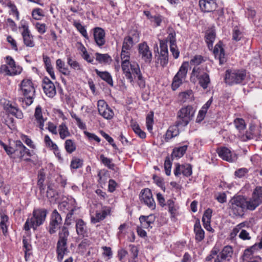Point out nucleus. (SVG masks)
Segmentation results:
<instances>
[{
  "label": "nucleus",
  "instance_id": "nucleus-29",
  "mask_svg": "<svg viewBox=\"0 0 262 262\" xmlns=\"http://www.w3.org/2000/svg\"><path fill=\"white\" fill-rule=\"evenodd\" d=\"M56 252L57 260L61 262L63 260L64 256L69 252L67 244L57 243Z\"/></svg>",
  "mask_w": 262,
  "mask_h": 262
},
{
  "label": "nucleus",
  "instance_id": "nucleus-8",
  "mask_svg": "<svg viewBox=\"0 0 262 262\" xmlns=\"http://www.w3.org/2000/svg\"><path fill=\"white\" fill-rule=\"evenodd\" d=\"M58 207L59 209L63 212L69 211V212L67 214L66 216L65 224L70 225L71 223L69 220H71V218L74 214V211L78 209V207L76 205L75 200L72 197L68 198L66 200L59 203Z\"/></svg>",
  "mask_w": 262,
  "mask_h": 262
},
{
  "label": "nucleus",
  "instance_id": "nucleus-14",
  "mask_svg": "<svg viewBox=\"0 0 262 262\" xmlns=\"http://www.w3.org/2000/svg\"><path fill=\"white\" fill-rule=\"evenodd\" d=\"M97 108L99 114L104 118L110 120L113 118L114 113L104 100H99L97 102Z\"/></svg>",
  "mask_w": 262,
  "mask_h": 262
},
{
  "label": "nucleus",
  "instance_id": "nucleus-47",
  "mask_svg": "<svg viewBox=\"0 0 262 262\" xmlns=\"http://www.w3.org/2000/svg\"><path fill=\"white\" fill-rule=\"evenodd\" d=\"M73 25L80 33L82 36H83L86 39H89V38L87 31L84 26H82L80 22L76 21H74Z\"/></svg>",
  "mask_w": 262,
  "mask_h": 262
},
{
  "label": "nucleus",
  "instance_id": "nucleus-18",
  "mask_svg": "<svg viewBox=\"0 0 262 262\" xmlns=\"http://www.w3.org/2000/svg\"><path fill=\"white\" fill-rule=\"evenodd\" d=\"M42 88L45 93L49 97L53 98L56 94L54 83L48 77L43 79Z\"/></svg>",
  "mask_w": 262,
  "mask_h": 262
},
{
  "label": "nucleus",
  "instance_id": "nucleus-42",
  "mask_svg": "<svg viewBox=\"0 0 262 262\" xmlns=\"http://www.w3.org/2000/svg\"><path fill=\"white\" fill-rule=\"evenodd\" d=\"M96 59L100 63H110L112 59L111 57L107 54H95Z\"/></svg>",
  "mask_w": 262,
  "mask_h": 262
},
{
  "label": "nucleus",
  "instance_id": "nucleus-45",
  "mask_svg": "<svg viewBox=\"0 0 262 262\" xmlns=\"http://www.w3.org/2000/svg\"><path fill=\"white\" fill-rule=\"evenodd\" d=\"M166 205L168 206V211L171 216H175L179 207L175 204L174 202L171 199H169L167 201Z\"/></svg>",
  "mask_w": 262,
  "mask_h": 262
},
{
  "label": "nucleus",
  "instance_id": "nucleus-6",
  "mask_svg": "<svg viewBox=\"0 0 262 262\" xmlns=\"http://www.w3.org/2000/svg\"><path fill=\"white\" fill-rule=\"evenodd\" d=\"M195 111L194 108L191 105L182 107L177 114V124L183 126H187L193 119Z\"/></svg>",
  "mask_w": 262,
  "mask_h": 262
},
{
  "label": "nucleus",
  "instance_id": "nucleus-27",
  "mask_svg": "<svg viewBox=\"0 0 262 262\" xmlns=\"http://www.w3.org/2000/svg\"><path fill=\"white\" fill-rule=\"evenodd\" d=\"M193 232L196 242H200L204 239L205 232L201 226L199 220L196 221L194 225Z\"/></svg>",
  "mask_w": 262,
  "mask_h": 262
},
{
  "label": "nucleus",
  "instance_id": "nucleus-56",
  "mask_svg": "<svg viewBox=\"0 0 262 262\" xmlns=\"http://www.w3.org/2000/svg\"><path fill=\"white\" fill-rule=\"evenodd\" d=\"M234 123L236 129L241 131L244 130L246 127V124L244 119L236 118L234 120Z\"/></svg>",
  "mask_w": 262,
  "mask_h": 262
},
{
  "label": "nucleus",
  "instance_id": "nucleus-2",
  "mask_svg": "<svg viewBox=\"0 0 262 262\" xmlns=\"http://www.w3.org/2000/svg\"><path fill=\"white\" fill-rule=\"evenodd\" d=\"M19 91L23 97L18 98L23 107L30 105L34 101L35 90L32 81L30 79H24L20 84Z\"/></svg>",
  "mask_w": 262,
  "mask_h": 262
},
{
  "label": "nucleus",
  "instance_id": "nucleus-32",
  "mask_svg": "<svg viewBox=\"0 0 262 262\" xmlns=\"http://www.w3.org/2000/svg\"><path fill=\"white\" fill-rule=\"evenodd\" d=\"M180 125H178L176 123V125L171 126L167 129L166 134L165 140L166 142L169 141L172 138L177 136L179 133V129L178 127Z\"/></svg>",
  "mask_w": 262,
  "mask_h": 262
},
{
  "label": "nucleus",
  "instance_id": "nucleus-53",
  "mask_svg": "<svg viewBox=\"0 0 262 262\" xmlns=\"http://www.w3.org/2000/svg\"><path fill=\"white\" fill-rule=\"evenodd\" d=\"M220 250V246L215 245L212 249L211 254L206 257V262H214V256L219 252Z\"/></svg>",
  "mask_w": 262,
  "mask_h": 262
},
{
  "label": "nucleus",
  "instance_id": "nucleus-28",
  "mask_svg": "<svg viewBox=\"0 0 262 262\" xmlns=\"http://www.w3.org/2000/svg\"><path fill=\"white\" fill-rule=\"evenodd\" d=\"M160 64L165 67L168 62V53L167 47L165 43H160V55L159 56Z\"/></svg>",
  "mask_w": 262,
  "mask_h": 262
},
{
  "label": "nucleus",
  "instance_id": "nucleus-55",
  "mask_svg": "<svg viewBox=\"0 0 262 262\" xmlns=\"http://www.w3.org/2000/svg\"><path fill=\"white\" fill-rule=\"evenodd\" d=\"M243 37V32L237 28L235 27L233 30L232 39L233 40L238 41L240 40Z\"/></svg>",
  "mask_w": 262,
  "mask_h": 262
},
{
  "label": "nucleus",
  "instance_id": "nucleus-31",
  "mask_svg": "<svg viewBox=\"0 0 262 262\" xmlns=\"http://www.w3.org/2000/svg\"><path fill=\"white\" fill-rule=\"evenodd\" d=\"M110 213L109 209L103 208L101 210L96 212L95 216L91 217V221L94 224L98 223L104 220Z\"/></svg>",
  "mask_w": 262,
  "mask_h": 262
},
{
  "label": "nucleus",
  "instance_id": "nucleus-10",
  "mask_svg": "<svg viewBox=\"0 0 262 262\" xmlns=\"http://www.w3.org/2000/svg\"><path fill=\"white\" fill-rule=\"evenodd\" d=\"M188 63L184 62L180 67L178 72L174 76L171 84L172 90L178 89L185 81L188 71Z\"/></svg>",
  "mask_w": 262,
  "mask_h": 262
},
{
  "label": "nucleus",
  "instance_id": "nucleus-4",
  "mask_svg": "<svg viewBox=\"0 0 262 262\" xmlns=\"http://www.w3.org/2000/svg\"><path fill=\"white\" fill-rule=\"evenodd\" d=\"M47 212L46 209H34L32 215L29 217L24 225V229L25 231H28L31 228L34 230L42 225L46 220Z\"/></svg>",
  "mask_w": 262,
  "mask_h": 262
},
{
  "label": "nucleus",
  "instance_id": "nucleus-24",
  "mask_svg": "<svg viewBox=\"0 0 262 262\" xmlns=\"http://www.w3.org/2000/svg\"><path fill=\"white\" fill-rule=\"evenodd\" d=\"M217 151L219 156L224 160L232 162L235 160V157L233 155L231 150L226 147L218 148Z\"/></svg>",
  "mask_w": 262,
  "mask_h": 262
},
{
  "label": "nucleus",
  "instance_id": "nucleus-46",
  "mask_svg": "<svg viewBox=\"0 0 262 262\" xmlns=\"http://www.w3.org/2000/svg\"><path fill=\"white\" fill-rule=\"evenodd\" d=\"M23 248L25 251V258L27 260V258L30 255V252L32 250V246L30 242L27 238H23Z\"/></svg>",
  "mask_w": 262,
  "mask_h": 262
},
{
  "label": "nucleus",
  "instance_id": "nucleus-12",
  "mask_svg": "<svg viewBox=\"0 0 262 262\" xmlns=\"http://www.w3.org/2000/svg\"><path fill=\"white\" fill-rule=\"evenodd\" d=\"M19 30H22L21 34L23 37L24 43L28 47H33L35 46L33 37L31 34L28 23L25 20H21Z\"/></svg>",
  "mask_w": 262,
  "mask_h": 262
},
{
  "label": "nucleus",
  "instance_id": "nucleus-40",
  "mask_svg": "<svg viewBox=\"0 0 262 262\" xmlns=\"http://www.w3.org/2000/svg\"><path fill=\"white\" fill-rule=\"evenodd\" d=\"M58 131L60 138L62 140L71 136L68 127L64 122H62L59 125Z\"/></svg>",
  "mask_w": 262,
  "mask_h": 262
},
{
  "label": "nucleus",
  "instance_id": "nucleus-19",
  "mask_svg": "<svg viewBox=\"0 0 262 262\" xmlns=\"http://www.w3.org/2000/svg\"><path fill=\"white\" fill-rule=\"evenodd\" d=\"M247 140L255 139L261 137V127L258 125L251 124L245 135Z\"/></svg>",
  "mask_w": 262,
  "mask_h": 262
},
{
  "label": "nucleus",
  "instance_id": "nucleus-38",
  "mask_svg": "<svg viewBox=\"0 0 262 262\" xmlns=\"http://www.w3.org/2000/svg\"><path fill=\"white\" fill-rule=\"evenodd\" d=\"M56 66L57 69L62 74L66 76L70 75L71 72L66 67L65 63L61 59H58L56 61Z\"/></svg>",
  "mask_w": 262,
  "mask_h": 262
},
{
  "label": "nucleus",
  "instance_id": "nucleus-39",
  "mask_svg": "<svg viewBox=\"0 0 262 262\" xmlns=\"http://www.w3.org/2000/svg\"><path fill=\"white\" fill-rule=\"evenodd\" d=\"M206 42L208 45V48L210 49L212 48L213 43L215 38V32L212 30H208L207 31L205 35Z\"/></svg>",
  "mask_w": 262,
  "mask_h": 262
},
{
  "label": "nucleus",
  "instance_id": "nucleus-34",
  "mask_svg": "<svg viewBox=\"0 0 262 262\" xmlns=\"http://www.w3.org/2000/svg\"><path fill=\"white\" fill-rule=\"evenodd\" d=\"M96 74L111 86H113V80L111 74L106 71L101 72L98 69L95 70Z\"/></svg>",
  "mask_w": 262,
  "mask_h": 262
},
{
  "label": "nucleus",
  "instance_id": "nucleus-54",
  "mask_svg": "<svg viewBox=\"0 0 262 262\" xmlns=\"http://www.w3.org/2000/svg\"><path fill=\"white\" fill-rule=\"evenodd\" d=\"M83 160L77 158H73L71 162L70 167L72 169H76L83 165Z\"/></svg>",
  "mask_w": 262,
  "mask_h": 262
},
{
  "label": "nucleus",
  "instance_id": "nucleus-43",
  "mask_svg": "<svg viewBox=\"0 0 262 262\" xmlns=\"http://www.w3.org/2000/svg\"><path fill=\"white\" fill-rule=\"evenodd\" d=\"M130 126L134 133L139 137L143 139L146 138V133L140 128V127L138 123L135 122H132Z\"/></svg>",
  "mask_w": 262,
  "mask_h": 262
},
{
  "label": "nucleus",
  "instance_id": "nucleus-49",
  "mask_svg": "<svg viewBox=\"0 0 262 262\" xmlns=\"http://www.w3.org/2000/svg\"><path fill=\"white\" fill-rule=\"evenodd\" d=\"M67 63L72 69L75 71H81L82 70L80 63L73 59L70 56L67 57Z\"/></svg>",
  "mask_w": 262,
  "mask_h": 262
},
{
  "label": "nucleus",
  "instance_id": "nucleus-60",
  "mask_svg": "<svg viewBox=\"0 0 262 262\" xmlns=\"http://www.w3.org/2000/svg\"><path fill=\"white\" fill-rule=\"evenodd\" d=\"M21 140L24 142L28 146L32 148H35V146L33 144L32 140L27 136L25 135H21L20 136Z\"/></svg>",
  "mask_w": 262,
  "mask_h": 262
},
{
  "label": "nucleus",
  "instance_id": "nucleus-13",
  "mask_svg": "<svg viewBox=\"0 0 262 262\" xmlns=\"http://www.w3.org/2000/svg\"><path fill=\"white\" fill-rule=\"evenodd\" d=\"M141 203L147 206L150 209L156 208V203L153 198L151 190L148 188L142 190L139 195Z\"/></svg>",
  "mask_w": 262,
  "mask_h": 262
},
{
  "label": "nucleus",
  "instance_id": "nucleus-1",
  "mask_svg": "<svg viewBox=\"0 0 262 262\" xmlns=\"http://www.w3.org/2000/svg\"><path fill=\"white\" fill-rule=\"evenodd\" d=\"M230 203L231 211L236 216H243L246 211L254 210L262 203V187L257 186L250 198L241 195L234 196Z\"/></svg>",
  "mask_w": 262,
  "mask_h": 262
},
{
  "label": "nucleus",
  "instance_id": "nucleus-22",
  "mask_svg": "<svg viewBox=\"0 0 262 262\" xmlns=\"http://www.w3.org/2000/svg\"><path fill=\"white\" fill-rule=\"evenodd\" d=\"M213 54L215 58L219 60L220 64L225 63L227 61L224 50L222 47V43L220 42L217 43L214 48Z\"/></svg>",
  "mask_w": 262,
  "mask_h": 262
},
{
  "label": "nucleus",
  "instance_id": "nucleus-62",
  "mask_svg": "<svg viewBox=\"0 0 262 262\" xmlns=\"http://www.w3.org/2000/svg\"><path fill=\"white\" fill-rule=\"evenodd\" d=\"M32 15L34 19L39 20L43 16L42 10L39 8L35 9L32 11Z\"/></svg>",
  "mask_w": 262,
  "mask_h": 262
},
{
  "label": "nucleus",
  "instance_id": "nucleus-50",
  "mask_svg": "<svg viewBox=\"0 0 262 262\" xmlns=\"http://www.w3.org/2000/svg\"><path fill=\"white\" fill-rule=\"evenodd\" d=\"M50 222H51L54 224H56L59 225L61 224L62 218H61L60 214L57 211V210L55 209L52 212L51 215V219H50Z\"/></svg>",
  "mask_w": 262,
  "mask_h": 262
},
{
  "label": "nucleus",
  "instance_id": "nucleus-35",
  "mask_svg": "<svg viewBox=\"0 0 262 262\" xmlns=\"http://www.w3.org/2000/svg\"><path fill=\"white\" fill-rule=\"evenodd\" d=\"M43 61L45 66L46 71L49 74L53 79H55V75L53 68L51 64V60L49 57L47 55H43Z\"/></svg>",
  "mask_w": 262,
  "mask_h": 262
},
{
  "label": "nucleus",
  "instance_id": "nucleus-58",
  "mask_svg": "<svg viewBox=\"0 0 262 262\" xmlns=\"http://www.w3.org/2000/svg\"><path fill=\"white\" fill-rule=\"evenodd\" d=\"M172 162L169 157H166L164 162V169L167 176H170L171 174V168Z\"/></svg>",
  "mask_w": 262,
  "mask_h": 262
},
{
  "label": "nucleus",
  "instance_id": "nucleus-41",
  "mask_svg": "<svg viewBox=\"0 0 262 262\" xmlns=\"http://www.w3.org/2000/svg\"><path fill=\"white\" fill-rule=\"evenodd\" d=\"M69 235L68 229L66 227H63L61 230L59 232V238L57 243L67 244Z\"/></svg>",
  "mask_w": 262,
  "mask_h": 262
},
{
  "label": "nucleus",
  "instance_id": "nucleus-63",
  "mask_svg": "<svg viewBox=\"0 0 262 262\" xmlns=\"http://www.w3.org/2000/svg\"><path fill=\"white\" fill-rule=\"evenodd\" d=\"M184 164L180 165L179 163L176 164L175 168L173 171L174 174L176 177H179L181 174H183V171H184L183 168L184 167Z\"/></svg>",
  "mask_w": 262,
  "mask_h": 262
},
{
  "label": "nucleus",
  "instance_id": "nucleus-37",
  "mask_svg": "<svg viewBox=\"0 0 262 262\" xmlns=\"http://www.w3.org/2000/svg\"><path fill=\"white\" fill-rule=\"evenodd\" d=\"M188 145H185L182 146L175 147L172 152V158L179 159L183 156L187 149Z\"/></svg>",
  "mask_w": 262,
  "mask_h": 262
},
{
  "label": "nucleus",
  "instance_id": "nucleus-3",
  "mask_svg": "<svg viewBox=\"0 0 262 262\" xmlns=\"http://www.w3.org/2000/svg\"><path fill=\"white\" fill-rule=\"evenodd\" d=\"M208 73L209 71H208L206 66H201L200 67L193 68L190 75V80L193 83L198 82L200 86L204 90H206L210 83Z\"/></svg>",
  "mask_w": 262,
  "mask_h": 262
},
{
  "label": "nucleus",
  "instance_id": "nucleus-25",
  "mask_svg": "<svg viewBox=\"0 0 262 262\" xmlns=\"http://www.w3.org/2000/svg\"><path fill=\"white\" fill-rule=\"evenodd\" d=\"M258 248L257 247L256 245L255 244L253 246L246 249L244 252L243 254L240 257V259L242 260L243 262H244L245 261H248V260H251L253 259V255L254 253L258 250H259V249H257Z\"/></svg>",
  "mask_w": 262,
  "mask_h": 262
},
{
  "label": "nucleus",
  "instance_id": "nucleus-16",
  "mask_svg": "<svg viewBox=\"0 0 262 262\" xmlns=\"http://www.w3.org/2000/svg\"><path fill=\"white\" fill-rule=\"evenodd\" d=\"M139 55L146 63H149L152 60V53L146 43L143 42L139 45Z\"/></svg>",
  "mask_w": 262,
  "mask_h": 262
},
{
  "label": "nucleus",
  "instance_id": "nucleus-48",
  "mask_svg": "<svg viewBox=\"0 0 262 262\" xmlns=\"http://www.w3.org/2000/svg\"><path fill=\"white\" fill-rule=\"evenodd\" d=\"M205 60L204 58L201 55H195L193 56L190 60L188 64H189L190 66H194L193 68L195 67H200L201 66H199Z\"/></svg>",
  "mask_w": 262,
  "mask_h": 262
},
{
  "label": "nucleus",
  "instance_id": "nucleus-17",
  "mask_svg": "<svg viewBox=\"0 0 262 262\" xmlns=\"http://www.w3.org/2000/svg\"><path fill=\"white\" fill-rule=\"evenodd\" d=\"M94 41L97 46L101 47L105 43V32L104 29L100 27H96L93 29Z\"/></svg>",
  "mask_w": 262,
  "mask_h": 262
},
{
  "label": "nucleus",
  "instance_id": "nucleus-36",
  "mask_svg": "<svg viewBox=\"0 0 262 262\" xmlns=\"http://www.w3.org/2000/svg\"><path fill=\"white\" fill-rule=\"evenodd\" d=\"M7 111L9 114L15 116L17 119H21L24 117V115L21 111L12 104L7 105Z\"/></svg>",
  "mask_w": 262,
  "mask_h": 262
},
{
  "label": "nucleus",
  "instance_id": "nucleus-21",
  "mask_svg": "<svg viewBox=\"0 0 262 262\" xmlns=\"http://www.w3.org/2000/svg\"><path fill=\"white\" fill-rule=\"evenodd\" d=\"M133 69L130 70L132 75H133L136 78H137V83L140 89H143L145 88V81L142 76L139 66L138 64H134ZM133 77V76H132Z\"/></svg>",
  "mask_w": 262,
  "mask_h": 262
},
{
  "label": "nucleus",
  "instance_id": "nucleus-15",
  "mask_svg": "<svg viewBox=\"0 0 262 262\" xmlns=\"http://www.w3.org/2000/svg\"><path fill=\"white\" fill-rule=\"evenodd\" d=\"M233 249L230 246H225L220 253L214 256V262L229 261L232 257Z\"/></svg>",
  "mask_w": 262,
  "mask_h": 262
},
{
  "label": "nucleus",
  "instance_id": "nucleus-52",
  "mask_svg": "<svg viewBox=\"0 0 262 262\" xmlns=\"http://www.w3.org/2000/svg\"><path fill=\"white\" fill-rule=\"evenodd\" d=\"M100 159L101 162L107 167L111 169H114L115 164L113 163L112 160L105 157L103 155L100 156Z\"/></svg>",
  "mask_w": 262,
  "mask_h": 262
},
{
  "label": "nucleus",
  "instance_id": "nucleus-51",
  "mask_svg": "<svg viewBox=\"0 0 262 262\" xmlns=\"http://www.w3.org/2000/svg\"><path fill=\"white\" fill-rule=\"evenodd\" d=\"M64 148L68 153L72 154L76 150V146L73 140L68 139L65 141Z\"/></svg>",
  "mask_w": 262,
  "mask_h": 262
},
{
  "label": "nucleus",
  "instance_id": "nucleus-11",
  "mask_svg": "<svg viewBox=\"0 0 262 262\" xmlns=\"http://www.w3.org/2000/svg\"><path fill=\"white\" fill-rule=\"evenodd\" d=\"M16 148L15 152L14 160L17 161H20L24 160L26 161H29L31 160L30 157L31 156V154L30 150L28 149L23 143L17 140L15 142Z\"/></svg>",
  "mask_w": 262,
  "mask_h": 262
},
{
  "label": "nucleus",
  "instance_id": "nucleus-20",
  "mask_svg": "<svg viewBox=\"0 0 262 262\" xmlns=\"http://www.w3.org/2000/svg\"><path fill=\"white\" fill-rule=\"evenodd\" d=\"M199 6L204 12H213L217 7L216 0H200Z\"/></svg>",
  "mask_w": 262,
  "mask_h": 262
},
{
  "label": "nucleus",
  "instance_id": "nucleus-30",
  "mask_svg": "<svg viewBox=\"0 0 262 262\" xmlns=\"http://www.w3.org/2000/svg\"><path fill=\"white\" fill-rule=\"evenodd\" d=\"M156 220V216L151 214L149 215H141L139 217V221L142 226L145 228H152L151 225L154 224Z\"/></svg>",
  "mask_w": 262,
  "mask_h": 262
},
{
  "label": "nucleus",
  "instance_id": "nucleus-44",
  "mask_svg": "<svg viewBox=\"0 0 262 262\" xmlns=\"http://www.w3.org/2000/svg\"><path fill=\"white\" fill-rule=\"evenodd\" d=\"M135 43V41L133 38L130 36H127L124 38L122 48L124 50H130Z\"/></svg>",
  "mask_w": 262,
  "mask_h": 262
},
{
  "label": "nucleus",
  "instance_id": "nucleus-9",
  "mask_svg": "<svg viewBox=\"0 0 262 262\" xmlns=\"http://www.w3.org/2000/svg\"><path fill=\"white\" fill-rule=\"evenodd\" d=\"M21 71L22 68L16 65L14 59L9 56L6 57V64L0 67V73L5 75L14 76L19 74Z\"/></svg>",
  "mask_w": 262,
  "mask_h": 262
},
{
  "label": "nucleus",
  "instance_id": "nucleus-7",
  "mask_svg": "<svg viewBox=\"0 0 262 262\" xmlns=\"http://www.w3.org/2000/svg\"><path fill=\"white\" fill-rule=\"evenodd\" d=\"M129 50H124L122 48L121 53L122 70L127 79L129 80L130 82H133V77L132 76L130 70L133 69L132 66L137 63L135 62L130 63L129 62Z\"/></svg>",
  "mask_w": 262,
  "mask_h": 262
},
{
  "label": "nucleus",
  "instance_id": "nucleus-61",
  "mask_svg": "<svg viewBox=\"0 0 262 262\" xmlns=\"http://www.w3.org/2000/svg\"><path fill=\"white\" fill-rule=\"evenodd\" d=\"M192 91H191V90L186 91H185V92L180 93L179 97L181 99V101L185 102L190 98V97L192 95Z\"/></svg>",
  "mask_w": 262,
  "mask_h": 262
},
{
  "label": "nucleus",
  "instance_id": "nucleus-33",
  "mask_svg": "<svg viewBox=\"0 0 262 262\" xmlns=\"http://www.w3.org/2000/svg\"><path fill=\"white\" fill-rule=\"evenodd\" d=\"M0 227L3 233L6 235L8 232V227L10 225L9 217L3 213H0Z\"/></svg>",
  "mask_w": 262,
  "mask_h": 262
},
{
  "label": "nucleus",
  "instance_id": "nucleus-26",
  "mask_svg": "<svg viewBox=\"0 0 262 262\" xmlns=\"http://www.w3.org/2000/svg\"><path fill=\"white\" fill-rule=\"evenodd\" d=\"M76 230L77 234L79 236H88V228L86 223L81 219H78L76 223Z\"/></svg>",
  "mask_w": 262,
  "mask_h": 262
},
{
  "label": "nucleus",
  "instance_id": "nucleus-23",
  "mask_svg": "<svg viewBox=\"0 0 262 262\" xmlns=\"http://www.w3.org/2000/svg\"><path fill=\"white\" fill-rule=\"evenodd\" d=\"M36 126H38L41 130H43L45 122L47 118H44L42 115V109L40 105L36 107L34 115Z\"/></svg>",
  "mask_w": 262,
  "mask_h": 262
},
{
  "label": "nucleus",
  "instance_id": "nucleus-5",
  "mask_svg": "<svg viewBox=\"0 0 262 262\" xmlns=\"http://www.w3.org/2000/svg\"><path fill=\"white\" fill-rule=\"evenodd\" d=\"M246 76L245 70H228L226 72L225 80L229 85L243 84Z\"/></svg>",
  "mask_w": 262,
  "mask_h": 262
},
{
  "label": "nucleus",
  "instance_id": "nucleus-57",
  "mask_svg": "<svg viewBox=\"0 0 262 262\" xmlns=\"http://www.w3.org/2000/svg\"><path fill=\"white\" fill-rule=\"evenodd\" d=\"M212 211L211 209H207L204 213L202 222L203 223L211 222Z\"/></svg>",
  "mask_w": 262,
  "mask_h": 262
},
{
  "label": "nucleus",
  "instance_id": "nucleus-64",
  "mask_svg": "<svg viewBox=\"0 0 262 262\" xmlns=\"http://www.w3.org/2000/svg\"><path fill=\"white\" fill-rule=\"evenodd\" d=\"M44 141L46 146L51 148L52 149H53L54 147H56L57 146V144L52 141L50 137L48 135H45Z\"/></svg>",
  "mask_w": 262,
  "mask_h": 262
},
{
  "label": "nucleus",
  "instance_id": "nucleus-59",
  "mask_svg": "<svg viewBox=\"0 0 262 262\" xmlns=\"http://www.w3.org/2000/svg\"><path fill=\"white\" fill-rule=\"evenodd\" d=\"M1 144L4 148L7 154L10 156L11 158L14 159L15 149L12 147L9 146L4 143L1 142Z\"/></svg>",
  "mask_w": 262,
  "mask_h": 262
}]
</instances>
